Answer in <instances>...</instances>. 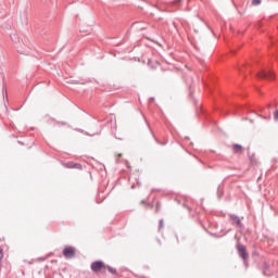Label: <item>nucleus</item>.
Instances as JSON below:
<instances>
[{
    "instance_id": "obj_1",
    "label": "nucleus",
    "mask_w": 278,
    "mask_h": 278,
    "mask_svg": "<svg viewBox=\"0 0 278 278\" xmlns=\"http://www.w3.org/2000/svg\"><path fill=\"white\" fill-rule=\"evenodd\" d=\"M237 251L243 262H247V260H249V252H247V247H244V244L239 243L237 245Z\"/></svg>"
},
{
    "instance_id": "obj_2",
    "label": "nucleus",
    "mask_w": 278,
    "mask_h": 278,
    "mask_svg": "<svg viewBox=\"0 0 278 278\" xmlns=\"http://www.w3.org/2000/svg\"><path fill=\"white\" fill-rule=\"evenodd\" d=\"M257 77L258 79H275V74L270 70H263L260 73H257Z\"/></svg>"
},
{
    "instance_id": "obj_3",
    "label": "nucleus",
    "mask_w": 278,
    "mask_h": 278,
    "mask_svg": "<svg viewBox=\"0 0 278 278\" xmlns=\"http://www.w3.org/2000/svg\"><path fill=\"white\" fill-rule=\"evenodd\" d=\"M63 255L66 260H71V258L75 257V248H73V247L64 248Z\"/></svg>"
},
{
    "instance_id": "obj_4",
    "label": "nucleus",
    "mask_w": 278,
    "mask_h": 278,
    "mask_svg": "<svg viewBox=\"0 0 278 278\" xmlns=\"http://www.w3.org/2000/svg\"><path fill=\"white\" fill-rule=\"evenodd\" d=\"M102 268H105V264L103 263V261H96L91 263V270L93 273H99V270H101Z\"/></svg>"
},
{
    "instance_id": "obj_5",
    "label": "nucleus",
    "mask_w": 278,
    "mask_h": 278,
    "mask_svg": "<svg viewBox=\"0 0 278 278\" xmlns=\"http://www.w3.org/2000/svg\"><path fill=\"white\" fill-rule=\"evenodd\" d=\"M65 168H76L77 170H81L83 166L79 163H75V162H67L64 164Z\"/></svg>"
},
{
    "instance_id": "obj_6",
    "label": "nucleus",
    "mask_w": 278,
    "mask_h": 278,
    "mask_svg": "<svg viewBox=\"0 0 278 278\" xmlns=\"http://www.w3.org/2000/svg\"><path fill=\"white\" fill-rule=\"evenodd\" d=\"M230 218L235 225L242 227V220H240V217L237 215H230Z\"/></svg>"
},
{
    "instance_id": "obj_7",
    "label": "nucleus",
    "mask_w": 278,
    "mask_h": 278,
    "mask_svg": "<svg viewBox=\"0 0 278 278\" xmlns=\"http://www.w3.org/2000/svg\"><path fill=\"white\" fill-rule=\"evenodd\" d=\"M233 153H242V146L236 143L232 146Z\"/></svg>"
},
{
    "instance_id": "obj_8",
    "label": "nucleus",
    "mask_w": 278,
    "mask_h": 278,
    "mask_svg": "<svg viewBox=\"0 0 278 278\" xmlns=\"http://www.w3.org/2000/svg\"><path fill=\"white\" fill-rule=\"evenodd\" d=\"M164 229V219H160L159 222V231H162Z\"/></svg>"
},
{
    "instance_id": "obj_9",
    "label": "nucleus",
    "mask_w": 278,
    "mask_h": 278,
    "mask_svg": "<svg viewBox=\"0 0 278 278\" xmlns=\"http://www.w3.org/2000/svg\"><path fill=\"white\" fill-rule=\"evenodd\" d=\"M106 268H108L109 273H111V275H116V268H113L111 266H108Z\"/></svg>"
},
{
    "instance_id": "obj_10",
    "label": "nucleus",
    "mask_w": 278,
    "mask_h": 278,
    "mask_svg": "<svg viewBox=\"0 0 278 278\" xmlns=\"http://www.w3.org/2000/svg\"><path fill=\"white\" fill-rule=\"evenodd\" d=\"M262 3V0H252V5H260Z\"/></svg>"
},
{
    "instance_id": "obj_11",
    "label": "nucleus",
    "mask_w": 278,
    "mask_h": 278,
    "mask_svg": "<svg viewBox=\"0 0 278 278\" xmlns=\"http://www.w3.org/2000/svg\"><path fill=\"white\" fill-rule=\"evenodd\" d=\"M0 260H3V250L0 249Z\"/></svg>"
},
{
    "instance_id": "obj_12",
    "label": "nucleus",
    "mask_w": 278,
    "mask_h": 278,
    "mask_svg": "<svg viewBox=\"0 0 278 278\" xmlns=\"http://www.w3.org/2000/svg\"><path fill=\"white\" fill-rule=\"evenodd\" d=\"M264 268H265V270L269 268L268 263H264Z\"/></svg>"
},
{
    "instance_id": "obj_13",
    "label": "nucleus",
    "mask_w": 278,
    "mask_h": 278,
    "mask_svg": "<svg viewBox=\"0 0 278 278\" xmlns=\"http://www.w3.org/2000/svg\"><path fill=\"white\" fill-rule=\"evenodd\" d=\"M275 118H276V121H278V110L275 112Z\"/></svg>"
},
{
    "instance_id": "obj_14",
    "label": "nucleus",
    "mask_w": 278,
    "mask_h": 278,
    "mask_svg": "<svg viewBox=\"0 0 278 278\" xmlns=\"http://www.w3.org/2000/svg\"><path fill=\"white\" fill-rule=\"evenodd\" d=\"M156 212H160V205L156 206Z\"/></svg>"
}]
</instances>
